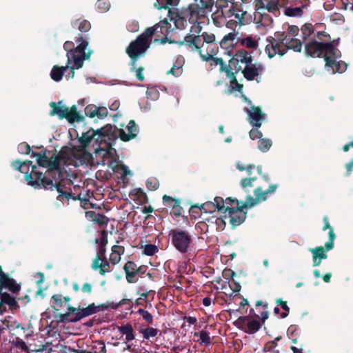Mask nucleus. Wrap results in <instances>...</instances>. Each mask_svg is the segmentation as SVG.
<instances>
[{
    "label": "nucleus",
    "mask_w": 353,
    "mask_h": 353,
    "mask_svg": "<svg viewBox=\"0 0 353 353\" xmlns=\"http://www.w3.org/2000/svg\"><path fill=\"white\" fill-rule=\"evenodd\" d=\"M61 159V154H54L48 158V169L45 174L42 172L43 188L47 190H55L58 193L57 199L62 203L65 200L68 201L70 199L74 201L81 200L80 194L73 196L71 189L62 183L65 178V172L60 165Z\"/></svg>",
    "instance_id": "1"
},
{
    "label": "nucleus",
    "mask_w": 353,
    "mask_h": 353,
    "mask_svg": "<svg viewBox=\"0 0 353 353\" xmlns=\"http://www.w3.org/2000/svg\"><path fill=\"white\" fill-rule=\"evenodd\" d=\"M203 8H201L199 4H190L188 7L183 9L181 13L173 12L169 10L168 17L173 21L175 28L177 29H185L188 26V21L192 26L200 25L199 21L207 17Z\"/></svg>",
    "instance_id": "2"
},
{
    "label": "nucleus",
    "mask_w": 353,
    "mask_h": 353,
    "mask_svg": "<svg viewBox=\"0 0 353 353\" xmlns=\"http://www.w3.org/2000/svg\"><path fill=\"white\" fill-rule=\"evenodd\" d=\"M152 36L153 32L150 29H146L135 40L131 41L127 47L125 52L131 59L130 65L132 66V70L135 69L137 61L143 56L149 48L150 45V39Z\"/></svg>",
    "instance_id": "3"
},
{
    "label": "nucleus",
    "mask_w": 353,
    "mask_h": 353,
    "mask_svg": "<svg viewBox=\"0 0 353 353\" xmlns=\"http://www.w3.org/2000/svg\"><path fill=\"white\" fill-rule=\"evenodd\" d=\"M11 166L16 170L25 174V179L28 185L34 188H43L42 172L38 170L36 165H32L31 161H21L17 159L12 161Z\"/></svg>",
    "instance_id": "4"
},
{
    "label": "nucleus",
    "mask_w": 353,
    "mask_h": 353,
    "mask_svg": "<svg viewBox=\"0 0 353 353\" xmlns=\"http://www.w3.org/2000/svg\"><path fill=\"white\" fill-rule=\"evenodd\" d=\"M305 53L311 57H323L332 55L341 57V53L336 48L332 42L318 41L315 37L305 43Z\"/></svg>",
    "instance_id": "5"
},
{
    "label": "nucleus",
    "mask_w": 353,
    "mask_h": 353,
    "mask_svg": "<svg viewBox=\"0 0 353 353\" xmlns=\"http://www.w3.org/2000/svg\"><path fill=\"white\" fill-rule=\"evenodd\" d=\"M98 135L99 138L97 139V141H99V139L101 141H115L117 139V127L108 124L103 128H99L96 130L90 129L85 133H83L81 137L79 138V142L81 145L85 148L90 145L92 140L95 136Z\"/></svg>",
    "instance_id": "6"
},
{
    "label": "nucleus",
    "mask_w": 353,
    "mask_h": 353,
    "mask_svg": "<svg viewBox=\"0 0 353 353\" xmlns=\"http://www.w3.org/2000/svg\"><path fill=\"white\" fill-rule=\"evenodd\" d=\"M172 243L175 249L181 254L187 253L192 244V235L180 228L173 229L170 232Z\"/></svg>",
    "instance_id": "7"
},
{
    "label": "nucleus",
    "mask_w": 353,
    "mask_h": 353,
    "mask_svg": "<svg viewBox=\"0 0 353 353\" xmlns=\"http://www.w3.org/2000/svg\"><path fill=\"white\" fill-rule=\"evenodd\" d=\"M76 41L79 43L77 47L74 46L72 51L74 57L70 58V63L73 61L76 69H79L82 68L83 61L90 59L92 51H89L88 52H85V51L88 46V38L79 34L76 37Z\"/></svg>",
    "instance_id": "8"
},
{
    "label": "nucleus",
    "mask_w": 353,
    "mask_h": 353,
    "mask_svg": "<svg viewBox=\"0 0 353 353\" xmlns=\"http://www.w3.org/2000/svg\"><path fill=\"white\" fill-rule=\"evenodd\" d=\"M285 34V32H276L274 37H267L268 45L265 50L269 58H273L276 54L283 56L286 53V48H284L283 42Z\"/></svg>",
    "instance_id": "9"
},
{
    "label": "nucleus",
    "mask_w": 353,
    "mask_h": 353,
    "mask_svg": "<svg viewBox=\"0 0 353 353\" xmlns=\"http://www.w3.org/2000/svg\"><path fill=\"white\" fill-rule=\"evenodd\" d=\"M202 30V26L200 25L192 26L190 32L185 37L181 44L185 46L192 52H197L199 56L203 55V48L201 44V37L200 33Z\"/></svg>",
    "instance_id": "10"
},
{
    "label": "nucleus",
    "mask_w": 353,
    "mask_h": 353,
    "mask_svg": "<svg viewBox=\"0 0 353 353\" xmlns=\"http://www.w3.org/2000/svg\"><path fill=\"white\" fill-rule=\"evenodd\" d=\"M253 203H246L245 201L242 203L241 205H237L235 208L228 206L226 210H228V214L225 213L223 217L224 219H228L232 228H235L245 221L247 217V210L245 209L252 207Z\"/></svg>",
    "instance_id": "11"
},
{
    "label": "nucleus",
    "mask_w": 353,
    "mask_h": 353,
    "mask_svg": "<svg viewBox=\"0 0 353 353\" xmlns=\"http://www.w3.org/2000/svg\"><path fill=\"white\" fill-rule=\"evenodd\" d=\"M225 15L228 17L234 16L240 26L252 21V15L248 12L247 6L243 3H232L230 8L225 10Z\"/></svg>",
    "instance_id": "12"
},
{
    "label": "nucleus",
    "mask_w": 353,
    "mask_h": 353,
    "mask_svg": "<svg viewBox=\"0 0 353 353\" xmlns=\"http://www.w3.org/2000/svg\"><path fill=\"white\" fill-rule=\"evenodd\" d=\"M278 184H272L269 186V188L263 190L261 187H258L254 190V194L255 195V198H253L250 194H248L245 197V203H254L253 206L256 205L257 203L265 201L268 198V194H272L275 192L276 190L278 188Z\"/></svg>",
    "instance_id": "13"
},
{
    "label": "nucleus",
    "mask_w": 353,
    "mask_h": 353,
    "mask_svg": "<svg viewBox=\"0 0 353 353\" xmlns=\"http://www.w3.org/2000/svg\"><path fill=\"white\" fill-rule=\"evenodd\" d=\"M252 61L251 54L245 49H241L236 51L230 60V63L234 65L235 72L238 73L242 70V66L240 63L244 64L245 66L248 64H250Z\"/></svg>",
    "instance_id": "14"
},
{
    "label": "nucleus",
    "mask_w": 353,
    "mask_h": 353,
    "mask_svg": "<svg viewBox=\"0 0 353 353\" xmlns=\"http://www.w3.org/2000/svg\"><path fill=\"white\" fill-rule=\"evenodd\" d=\"M245 112L248 116L250 123L256 128L261 126V121L265 119V114L261 110L260 106H252L250 109L245 108Z\"/></svg>",
    "instance_id": "15"
},
{
    "label": "nucleus",
    "mask_w": 353,
    "mask_h": 353,
    "mask_svg": "<svg viewBox=\"0 0 353 353\" xmlns=\"http://www.w3.org/2000/svg\"><path fill=\"white\" fill-rule=\"evenodd\" d=\"M264 70L261 63H252L246 65L242 70L245 79L248 81H253L255 77L261 74V72Z\"/></svg>",
    "instance_id": "16"
},
{
    "label": "nucleus",
    "mask_w": 353,
    "mask_h": 353,
    "mask_svg": "<svg viewBox=\"0 0 353 353\" xmlns=\"http://www.w3.org/2000/svg\"><path fill=\"white\" fill-rule=\"evenodd\" d=\"M340 57L328 55L325 57V66L330 68L333 73H342L347 69V64L344 61H337L336 59Z\"/></svg>",
    "instance_id": "17"
},
{
    "label": "nucleus",
    "mask_w": 353,
    "mask_h": 353,
    "mask_svg": "<svg viewBox=\"0 0 353 353\" xmlns=\"http://www.w3.org/2000/svg\"><path fill=\"white\" fill-rule=\"evenodd\" d=\"M254 21L257 28H272L274 20L272 17L267 12L262 10H256L254 14Z\"/></svg>",
    "instance_id": "18"
},
{
    "label": "nucleus",
    "mask_w": 353,
    "mask_h": 353,
    "mask_svg": "<svg viewBox=\"0 0 353 353\" xmlns=\"http://www.w3.org/2000/svg\"><path fill=\"white\" fill-rule=\"evenodd\" d=\"M128 134H126L123 130L117 128V137L119 136L123 141H129L137 137V126L134 120H130L127 126Z\"/></svg>",
    "instance_id": "19"
},
{
    "label": "nucleus",
    "mask_w": 353,
    "mask_h": 353,
    "mask_svg": "<svg viewBox=\"0 0 353 353\" xmlns=\"http://www.w3.org/2000/svg\"><path fill=\"white\" fill-rule=\"evenodd\" d=\"M174 28H172L171 24L168 21V19L165 18L160 21L159 23H157L153 27L148 28L147 29H150V30L153 32V35L157 34V37H160L159 33L167 36Z\"/></svg>",
    "instance_id": "20"
},
{
    "label": "nucleus",
    "mask_w": 353,
    "mask_h": 353,
    "mask_svg": "<svg viewBox=\"0 0 353 353\" xmlns=\"http://www.w3.org/2000/svg\"><path fill=\"white\" fill-rule=\"evenodd\" d=\"M99 311V307L96 306L94 303L89 304L86 307H79V312L70 321L72 323L77 322L85 317L96 314Z\"/></svg>",
    "instance_id": "21"
},
{
    "label": "nucleus",
    "mask_w": 353,
    "mask_h": 353,
    "mask_svg": "<svg viewBox=\"0 0 353 353\" xmlns=\"http://www.w3.org/2000/svg\"><path fill=\"white\" fill-rule=\"evenodd\" d=\"M137 265L131 261L126 262L123 266L126 281L129 283H136L138 279L136 278Z\"/></svg>",
    "instance_id": "22"
},
{
    "label": "nucleus",
    "mask_w": 353,
    "mask_h": 353,
    "mask_svg": "<svg viewBox=\"0 0 353 353\" xmlns=\"http://www.w3.org/2000/svg\"><path fill=\"white\" fill-rule=\"evenodd\" d=\"M0 283L1 287H4L15 294H18L21 290V283H17L13 278L10 277L8 274L1 278Z\"/></svg>",
    "instance_id": "23"
},
{
    "label": "nucleus",
    "mask_w": 353,
    "mask_h": 353,
    "mask_svg": "<svg viewBox=\"0 0 353 353\" xmlns=\"http://www.w3.org/2000/svg\"><path fill=\"white\" fill-rule=\"evenodd\" d=\"M309 251L312 254L313 266L320 265L323 259L327 258V254L325 250V247L317 246L314 248H310Z\"/></svg>",
    "instance_id": "24"
},
{
    "label": "nucleus",
    "mask_w": 353,
    "mask_h": 353,
    "mask_svg": "<svg viewBox=\"0 0 353 353\" xmlns=\"http://www.w3.org/2000/svg\"><path fill=\"white\" fill-rule=\"evenodd\" d=\"M200 37H201V44L203 46V48L206 46V48L211 49L216 48L219 49V43L216 40L215 34L213 33L203 32L201 34L200 33Z\"/></svg>",
    "instance_id": "25"
},
{
    "label": "nucleus",
    "mask_w": 353,
    "mask_h": 353,
    "mask_svg": "<svg viewBox=\"0 0 353 353\" xmlns=\"http://www.w3.org/2000/svg\"><path fill=\"white\" fill-rule=\"evenodd\" d=\"M219 49L211 48L208 49L206 48L205 53H204L203 55H201V59L204 61H212V63H210L211 65H219L220 67L223 65V60L222 58H218V57H214L213 55L216 54L218 52Z\"/></svg>",
    "instance_id": "26"
},
{
    "label": "nucleus",
    "mask_w": 353,
    "mask_h": 353,
    "mask_svg": "<svg viewBox=\"0 0 353 353\" xmlns=\"http://www.w3.org/2000/svg\"><path fill=\"white\" fill-rule=\"evenodd\" d=\"M323 223L324 226L323 227V230H326L327 229H329V241L325 243V247L326 250H330L334 248V241L336 239V235L334 232L333 228L330 226L328 217L327 216H325L323 217Z\"/></svg>",
    "instance_id": "27"
},
{
    "label": "nucleus",
    "mask_w": 353,
    "mask_h": 353,
    "mask_svg": "<svg viewBox=\"0 0 353 353\" xmlns=\"http://www.w3.org/2000/svg\"><path fill=\"white\" fill-rule=\"evenodd\" d=\"M302 33V41L306 43L315 37V29L312 23H306L300 29Z\"/></svg>",
    "instance_id": "28"
},
{
    "label": "nucleus",
    "mask_w": 353,
    "mask_h": 353,
    "mask_svg": "<svg viewBox=\"0 0 353 353\" xmlns=\"http://www.w3.org/2000/svg\"><path fill=\"white\" fill-rule=\"evenodd\" d=\"M65 119L70 123L77 122H82L84 120V117L81 115L77 109V106L73 105L70 110L67 108Z\"/></svg>",
    "instance_id": "29"
},
{
    "label": "nucleus",
    "mask_w": 353,
    "mask_h": 353,
    "mask_svg": "<svg viewBox=\"0 0 353 353\" xmlns=\"http://www.w3.org/2000/svg\"><path fill=\"white\" fill-rule=\"evenodd\" d=\"M118 330L120 334L125 335V339L127 342L131 341L135 339L134 331L132 325L128 323L118 327Z\"/></svg>",
    "instance_id": "30"
},
{
    "label": "nucleus",
    "mask_w": 353,
    "mask_h": 353,
    "mask_svg": "<svg viewBox=\"0 0 353 353\" xmlns=\"http://www.w3.org/2000/svg\"><path fill=\"white\" fill-rule=\"evenodd\" d=\"M1 299L3 303L8 305L10 310L14 311L19 308V305L15 297L11 296L8 292H3L1 294Z\"/></svg>",
    "instance_id": "31"
},
{
    "label": "nucleus",
    "mask_w": 353,
    "mask_h": 353,
    "mask_svg": "<svg viewBox=\"0 0 353 353\" xmlns=\"http://www.w3.org/2000/svg\"><path fill=\"white\" fill-rule=\"evenodd\" d=\"M101 260V259H100L99 256H96V258L93 260L91 266L92 268L94 270L99 269L100 274L101 275H104L106 272H110L111 271L110 267L108 261L99 263Z\"/></svg>",
    "instance_id": "32"
},
{
    "label": "nucleus",
    "mask_w": 353,
    "mask_h": 353,
    "mask_svg": "<svg viewBox=\"0 0 353 353\" xmlns=\"http://www.w3.org/2000/svg\"><path fill=\"white\" fill-rule=\"evenodd\" d=\"M69 65L67 63V65L65 66H58L57 65H54L50 72V77L52 79H53L54 81L59 82L60 81L63 76L64 74V72L68 69Z\"/></svg>",
    "instance_id": "33"
},
{
    "label": "nucleus",
    "mask_w": 353,
    "mask_h": 353,
    "mask_svg": "<svg viewBox=\"0 0 353 353\" xmlns=\"http://www.w3.org/2000/svg\"><path fill=\"white\" fill-rule=\"evenodd\" d=\"M194 209H198L200 210L201 213H212L216 211V208L214 207V203L212 201H208L205 203H203L201 205H192L190 210L191 214H193L194 212Z\"/></svg>",
    "instance_id": "34"
},
{
    "label": "nucleus",
    "mask_w": 353,
    "mask_h": 353,
    "mask_svg": "<svg viewBox=\"0 0 353 353\" xmlns=\"http://www.w3.org/2000/svg\"><path fill=\"white\" fill-rule=\"evenodd\" d=\"M130 195L133 196V199L139 204L143 205L148 202V196L141 188H135L131 191Z\"/></svg>",
    "instance_id": "35"
},
{
    "label": "nucleus",
    "mask_w": 353,
    "mask_h": 353,
    "mask_svg": "<svg viewBox=\"0 0 353 353\" xmlns=\"http://www.w3.org/2000/svg\"><path fill=\"white\" fill-rule=\"evenodd\" d=\"M262 306L263 310L259 311V312L261 314V316L259 315H256L254 312V310L251 309L250 311V315H254L257 317L260 318L262 321V323L265 322V321L268 318L269 312L268 311V305L266 303H263L262 301H257L256 303V307Z\"/></svg>",
    "instance_id": "36"
},
{
    "label": "nucleus",
    "mask_w": 353,
    "mask_h": 353,
    "mask_svg": "<svg viewBox=\"0 0 353 353\" xmlns=\"http://www.w3.org/2000/svg\"><path fill=\"white\" fill-rule=\"evenodd\" d=\"M72 26L81 32H87L91 28V23L86 19H79L72 21Z\"/></svg>",
    "instance_id": "37"
},
{
    "label": "nucleus",
    "mask_w": 353,
    "mask_h": 353,
    "mask_svg": "<svg viewBox=\"0 0 353 353\" xmlns=\"http://www.w3.org/2000/svg\"><path fill=\"white\" fill-rule=\"evenodd\" d=\"M305 6L301 7H285L284 9V14L290 17H301L303 14V8Z\"/></svg>",
    "instance_id": "38"
},
{
    "label": "nucleus",
    "mask_w": 353,
    "mask_h": 353,
    "mask_svg": "<svg viewBox=\"0 0 353 353\" xmlns=\"http://www.w3.org/2000/svg\"><path fill=\"white\" fill-rule=\"evenodd\" d=\"M261 325L262 324L258 320H248L246 324V327L244 329V332L250 334H254L259 330Z\"/></svg>",
    "instance_id": "39"
},
{
    "label": "nucleus",
    "mask_w": 353,
    "mask_h": 353,
    "mask_svg": "<svg viewBox=\"0 0 353 353\" xmlns=\"http://www.w3.org/2000/svg\"><path fill=\"white\" fill-rule=\"evenodd\" d=\"M50 107L52 108L51 112H50V115H58L59 116V118L62 119H65V114H66V110H67V107H65V105L62 106V107H59L57 105V103L55 102H51L50 103Z\"/></svg>",
    "instance_id": "40"
},
{
    "label": "nucleus",
    "mask_w": 353,
    "mask_h": 353,
    "mask_svg": "<svg viewBox=\"0 0 353 353\" xmlns=\"http://www.w3.org/2000/svg\"><path fill=\"white\" fill-rule=\"evenodd\" d=\"M237 33L232 32L225 34L221 41L219 43L222 48H227L228 46L234 45V41L236 37Z\"/></svg>",
    "instance_id": "41"
},
{
    "label": "nucleus",
    "mask_w": 353,
    "mask_h": 353,
    "mask_svg": "<svg viewBox=\"0 0 353 353\" xmlns=\"http://www.w3.org/2000/svg\"><path fill=\"white\" fill-rule=\"evenodd\" d=\"M46 150H45L43 153H39L32 151L31 153V156L32 157L37 158L38 165L43 168H47L48 163L49 162L48 158L46 156Z\"/></svg>",
    "instance_id": "42"
},
{
    "label": "nucleus",
    "mask_w": 353,
    "mask_h": 353,
    "mask_svg": "<svg viewBox=\"0 0 353 353\" xmlns=\"http://www.w3.org/2000/svg\"><path fill=\"white\" fill-rule=\"evenodd\" d=\"M179 0H157V2L154 3V6L159 9H168L169 6H175L178 5Z\"/></svg>",
    "instance_id": "43"
},
{
    "label": "nucleus",
    "mask_w": 353,
    "mask_h": 353,
    "mask_svg": "<svg viewBox=\"0 0 353 353\" xmlns=\"http://www.w3.org/2000/svg\"><path fill=\"white\" fill-rule=\"evenodd\" d=\"M303 41L298 39L292 38L286 48V52L288 50H293L294 52H301Z\"/></svg>",
    "instance_id": "44"
},
{
    "label": "nucleus",
    "mask_w": 353,
    "mask_h": 353,
    "mask_svg": "<svg viewBox=\"0 0 353 353\" xmlns=\"http://www.w3.org/2000/svg\"><path fill=\"white\" fill-rule=\"evenodd\" d=\"M240 43L243 46L249 49L256 50L258 47V42L256 40L250 36L241 39Z\"/></svg>",
    "instance_id": "45"
},
{
    "label": "nucleus",
    "mask_w": 353,
    "mask_h": 353,
    "mask_svg": "<svg viewBox=\"0 0 353 353\" xmlns=\"http://www.w3.org/2000/svg\"><path fill=\"white\" fill-rule=\"evenodd\" d=\"M159 330L154 327L140 328L139 332L143 334L144 339H149L150 337H154L157 335Z\"/></svg>",
    "instance_id": "46"
},
{
    "label": "nucleus",
    "mask_w": 353,
    "mask_h": 353,
    "mask_svg": "<svg viewBox=\"0 0 353 353\" xmlns=\"http://www.w3.org/2000/svg\"><path fill=\"white\" fill-rule=\"evenodd\" d=\"M300 332L299 328L296 325H291L287 331V334L292 339L293 343H297V336Z\"/></svg>",
    "instance_id": "47"
},
{
    "label": "nucleus",
    "mask_w": 353,
    "mask_h": 353,
    "mask_svg": "<svg viewBox=\"0 0 353 353\" xmlns=\"http://www.w3.org/2000/svg\"><path fill=\"white\" fill-rule=\"evenodd\" d=\"M256 180V177H247L242 179L240 185L242 188L245 190V192L249 193L250 188H252L254 186L253 182Z\"/></svg>",
    "instance_id": "48"
},
{
    "label": "nucleus",
    "mask_w": 353,
    "mask_h": 353,
    "mask_svg": "<svg viewBox=\"0 0 353 353\" xmlns=\"http://www.w3.org/2000/svg\"><path fill=\"white\" fill-rule=\"evenodd\" d=\"M214 205L219 212L223 213L224 214L228 212V210H226L227 207L225 206V201L221 196H216L214 198Z\"/></svg>",
    "instance_id": "49"
},
{
    "label": "nucleus",
    "mask_w": 353,
    "mask_h": 353,
    "mask_svg": "<svg viewBox=\"0 0 353 353\" xmlns=\"http://www.w3.org/2000/svg\"><path fill=\"white\" fill-rule=\"evenodd\" d=\"M272 142L269 139H261L259 141L258 148L263 152L268 151L272 146Z\"/></svg>",
    "instance_id": "50"
},
{
    "label": "nucleus",
    "mask_w": 353,
    "mask_h": 353,
    "mask_svg": "<svg viewBox=\"0 0 353 353\" xmlns=\"http://www.w3.org/2000/svg\"><path fill=\"white\" fill-rule=\"evenodd\" d=\"M229 78L230 79V83L231 88L234 90L238 91L240 93H242L243 85L238 82L236 75L234 74Z\"/></svg>",
    "instance_id": "51"
},
{
    "label": "nucleus",
    "mask_w": 353,
    "mask_h": 353,
    "mask_svg": "<svg viewBox=\"0 0 353 353\" xmlns=\"http://www.w3.org/2000/svg\"><path fill=\"white\" fill-rule=\"evenodd\" d=\"M74 46V43L70 41H67L63 44V49L67 52L68 64H70V58L74 57V55L72 54Z\"/></svg>",
    "instance_id": "52"
},
{
    "label": "nucleus",
    "mask_w": 353,
    "mask_h": 353,
    "mask_svg": "<svg viewBox=\"0 0 353 353\" xmlns=\"http://www.w3.org/2000/svg\"><path fill=\"white\" fill-rule=\"evenodd\" d=\"M282 339L281 336H276L273 341H268L264 347L263 352H270L277 346V342Z\"/></svg>",
    "instance_id": "53"
},
{
    "label": "nucleus",
    "mask_w": 353,
    "mask_h": 353,
    "mask_svg": "<svg viewBox=\"0 0 353 353\" xmlns=\"http://www.w3.org/2000/svg\"><path fill=\"white\" fill-rule=\"evenodd\" d=\"M93 220L99 225V227L107 225L109 221V219L107 216L99 213L95 214Z\"/></svg>",
    "instance_id": "54"
},
{
    "label": "nucleus",
    "mask_w": 353,
    "mask_h": 353,
    "mask_svg": "<svg viewBox=\"0 0 353 353\" xmlns=\"http://www.w3.org/2000/svg\"><path fill=\"white\" fill-rule=\"evenodd\" d=\"M220 70L225 72L228 77H230L232 75L236 74L234 70V65L230 63V62L228 65H225L223 63V68L222 66L220 67Z\"/></svg>",
    "instance_id": "55"
},
{
    "label": "nucleus",
    "mask_w": 353,
    "mask_h": 353,
    "mask_svg": "<svg viewBox=\"0 0 353 353\" xmlns=\"http://www.w3.org/2000/svg\"><path fill=\"white\" fill-rule=\"evenodd\" d=\"M194 335L199 336L201 343H203L205 345H208L211 343L209 332L205 330H201L199 333L196 332Z\"/></svg>",
    "instance_id": "56"
},
{
    "label": "nucleus",
    "mask_w": 353,
    "mask_h": 353,
    "mask_svg": "<svg viewBox=\"0 0 353 353\" xmlns=\"http://www.w3.org/2000/svg\"><path fill=\"white\" fill-rule=\"evenodd\" d=\"M276 303L281 307V308L285 311L281 314V317L284 319L288 316L290 312V307L287 305V302L283 301L281 299H278L276 300Z\"/></svg>",
    "instance_id": "57"
},
{
    "label": "nucleus",
    "mask_w": 353,
    "mask_h": 353,
    "mask_svg": "<svg viewBox=\"0 0 353 353\" xmlns=\"http://www.w3.org/2000/svg\"><path fill=\"white\" fill-rule=\"evenodd\" d=\"M158 252V248L154 244H146L143 247V254L147 256H152Z\"/></svg>",
    "instance_id": "58"
},
{
    "label": "nucleus",
    "mask_w": 353,
    "mask_h": 353,
    "mask_svg": "<svg viewBox=\"0 0 353 353\" xmlns=\"http://www.w3.org/2000/svg\"><path fill=\"white\" fill-rule=\"evenodd\" d=\"M163 201L165 205L170 206V207H174L177 206L178 203H180V201L177 199H174L170 196H168L166 194L163 195Z\"/></svg>",
    "instance_id": "59"
},
{
    "label": "nucleus",
    "mask_w": 353,
    "mask_h": 353,
    "mask_svg": "<svg viewBox=\"0 0 353 353\" xmlns=\"http://www.w3.org/2000/svg\"><path fill=\"white\" fill-rule=\"evenodd\" d=\"M85 114L90 118H94L97 116V106L93 104H90L86 106L84 110Z\"/></svg>",
    "instance_id": "60"
},
{
    "label": "nucleus",
    "mask_w": 353,
    "mask_h": 353,
    "mask_svg": "<svg viewBox=\"0 0 353 353\" xmlns=\"http://www.w3.org/2000/svg\"><path fill=\"white\" fill-rule=\"evenodd\" d=\"M315 39L318 41L331 42V37L326 32L320 31L315 32Z\"/></svg>",
    "instance_id": "61"
},
{
    "label": "nucleus",
    "mask_w": 353,
    "mask_h": 353,
    "mask_svg": "<svg viewBox=\"0 0 353 353\" xmlns=\"http://www.w3.org/2000/svg\"><path fill=\"white\" fill-rule=\"evenodd\" d=\"M212 19H213V21L214 23V24L217 26H220L221 24L224 22V19L226 18V17H228V16L225 15V11H223V10H221V15H216V14L214 13L212 15Z\"/></svg>",
    "instance_id": "62"
},
{
    "label": "nucleus",
    "mask_w": 353,
    "mask_h": 353,
    "mask_svg": "<svg viewBox=\"0 0 353 353\" xmlns=\"http://www.w3.org/2000/svg\"><path fill=\"white\" fill-rule=\"evenodd\" d=\"M146 188L148 190H156L159 188V182L155 178L148 179L146 181Z\"/></svg>",
    "instance_id": "63"
},
{
    "label": "nucleus",
    "mask_w": 353,
    "mask_h": 353,
    "mask_svg": "<svg viewBox=\"0 0 353 353\" xmlns=\"http://www.w3.org/2000/svg\"><path fill=\"white\" fill-rule=\"evenodd\" d=\"M200 2V8H203V10L206 12H210L212 10V8L214 5V0H199Z\"/></svg>",
    "instance_id": "64"
}]
</instances>
